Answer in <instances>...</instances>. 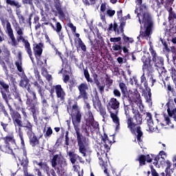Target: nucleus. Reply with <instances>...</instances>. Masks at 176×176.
<instances>
[{
    "label": "nucleus",
    "instance_id": "1",
    "mask_svg": "<svg viewBox=\"0 0 176 176\" xmlns=\"http://www.w3.org/2000/svg\"><path fill=\"white\" fill-rule=\"evenodd\" d=\"M68 113L72 116V121L74 130L77 135V141L79 146V151L86 156V138L83 137L80 134V120H82V114H80V110L78 104H75L72 107H67Z\"/></svg>",
    "mask_w": 176,
    "mask_h": 176
},
{
    "label": "nucleus",
    "instance_id": "2",
    "mask_svg": "<svg viewBox=\"0 0 176 176\" xmlns=\"http://www.w3.org/2000/svg\"><path fill=\"white\" fill-rule=\"evenodd\" d=\"M140 26V34L138 36V39H146L149 41L151 39V35L153 30V21L152 16L148 13H144L143 15L141 14H138Z\"/></svg>",
    "mask_w": 176,
    "mask_h": 176
},
{
    "label": "nucleus",
    "instance_id": "3",
    "mask_svg": "<svg viewBox=\"0 0 176 176\" xmlns=\"http://www.w3.org/2000/svg\"><path fill=\"white\" fill-rule=\"evenodd\" d=\"M28 83V78L25 77L21 80L19 85L21 87H25V89H27L28 91L32 95L33 100H31V99L28 98L26 104L29 105V108L32 109V113H35L34 108L35 107H36V104H38V102H36V94H35V92L32 91L31 89H30V85Z\"/></svg>",
    "mask_w": 176,
    "mask_h": 176
},
{
    "label": "nucleus",
    "instance_id": "4",
    "mask_svg": "<svg viewBox=\"0 0 176 176\" xmlns=\"http://www.w3.org/2000/svg\"><path fill=\"white\" fill-rule=\"evenodd\" d=\"M146 121L147 123V126L148 129L147 131L159 133L162 129H163L165 126L163 123L159 124V120L157 119V124L153 122V119L152 118V114L151 113H146Z\"/></svg>",
    "mask_w": 176,
    "mask_h": 176
},
{
    "label": "nucleus",
    "instance_id": "5",
    "mask_svg": "<svg viewBox=\"0 0 176 176\" xmlns=\"http://www.w3.org/2000/svg\"><path fill=\"white\" fill-rule=\"evenodd\" d=\"M102 141L101 144L98 146V155L99 156H107V153L109 152V149H111V145H112V142L110 141L109 138H108V135L104 134L102 138Z\"/></svg>",
    "mask_w": 176,
    "mask_h": 176
},
{
    "label": "nucleus",
    "instance_id": "6",
    "mask_svg": "<svg viewBox=\"0 0 176 176\" xmlns=\"http://www.w3.org/2000/svg\"><path fill=\"white\" fill-rule=\"evenodd\" d=\"M19 135L21 140V144L22 146L23 155H19V160L21 163V165L23 166V168H27V166H28V158L27 157V151H25V144L24 143V138H23V131H21V129H19Z\"/></svg>",
    "mask_w": 176,
    "mask_h": 176
},
{
    "label": "nucleus",
    "instance_id": "7",
    "mask_svg": "<svg viewBox=\"0 0 176 176\" xmlns=\"http://www.w3.org/2000/svg\"><path fill=\"white\" fill-rule=\"evenodd\" d=\"M126 123L128 129H129V130L131 131L133 134H135L137 133V138L139 142V145L140 146L141 148H142V146H141V142H142V140H141V137H142V131H141V127L137 126V124L133 122L132 118H128Z\"/></svg>",
    "mask_w": 176,
    "mask_h": 176
},
{
    "label": "nucleus",
    "instance_id": "8",
    "mask_svg": "<svg viewBox=\"0 0 176 176\" xmlns=\"http://www.w3.org/2000/svg\"><path fill=\"white\" fill-rule=\"evenodd\" d=\"M144 55L142 57V61L143 64V71H147V72H153V67L149 64L151 58L148 52H144Z\"/></svg>",
    "mask_w": 176,
    "mask_h": 176
},
{
    "label": "nucleus",
    "instance_id": "9",
    "mask_svg": "<svg viewBox=\"0 0 176 176\" xmlns=\"http://www.w3.org/2000/svg\"><path fill=\"white\" fill-rule=\"evenodd\" d=\"M78 89L80 92L78 98L87 100L89 98V94H87V90H89V85L87 83L83 82L78 86Z\"/></svg>",
    "mask_w": 176,
    "mask_h": 176
},
{
    "label": "nucleus",
    "instance_id": "10",
    "mask_svg": "<svg viewBox=\"0 0 176 176\" xmlns=\"http://www.w3.org/2000/svg\"><path fill=\"white\" fill-rule=\"evenodd\" d=\"M149 50L151 54L152 61L154 63L155 67L162 65V63H163V58L157 56L156 51L153 50V47L151 45H150Z\"/></svg>",
    "mask_w": 176,
    "mask_h": 176
},
{
    "label": "nucleus",
    "instance_id": "11",
    "mask_svg": "<svg viewBox=\"0 0 176 176\" xmlns=\"http://www.w3.org/2000/svg\"><path fill=\"white\" fill-rule=\"evenodd\" d=\"M108 111L110 113L111 118L116 126V131H118L120 129V119H119V117H118V111H113L111 108L108 107Z\"/></svg>",
    "mask_w": 176,
    "mask_h": 176
},
{
    "label": "nucleus",
    "instance_id": "12",
    "mask_svg": "<svg viewBox=\"0 0 176 176\" xmlns=\"http://www.w3.org/2000/svg\"><path fill=\"white\" fill-rule=\"evenodd\" d=\"M124 25V23H122L118 28V23H114L113 25L111 23L107 29V31H109V32H111V31H114L116 33V35H120V34H123Z\"/></svg>",
    "mask_w": 176,
    "mask_h": 176
},
{
    "label": "nucleus",
    "instance_id": "13",
    "mask_svg": "<svg viewBox=\"0 0 176 176\" xmlns=\"http://www.w3.org/2000/svg\"><path fill=\"white\" fill-rule=\"evenodd\" d=\"M63 162L64 157L60 154L55 155L52 160V166L54 168L61 167Z\"/></svg>",
    "mask_w": 176,
    "mask_h": 176
},
{
    "label": "nucleus",
    "instance_id": "14",
    "mask_svg": "<svg viewBox=\"0 0 176 176\" xmlns=\"http://www.w3.org/2000/svg\"><path fill=\"white\" fill-rule=\"evenodd\" d=\"M6 30L7 33L8 34V36H10L12 46H16L17 43L16 42V38H14V34H13V30L12 29V25H10V23H7L6 24Z\"/></svg>",
    "mask_w": 176,
    "mask_h": 176
},
{
    "label": "nucleus",
    "instance_id": "15",
    "mask_svg": "<svg viewBox=\"0 0 176 176\" xmlns=\"http://www.w3.org/2000/svg\"><path fill=\"white\" fill-rule=\"evenodd\" d=\"M120 105V103L119 102V101H118L116 98H112L107 104V109L108 108H110L111 111L113 110L115 111V112H116V111H118L117 109H119Z\"/></svg>",
    "mask_w": 176,
    "mask_h": 176
},
{
    "label": "nucleus",
    "instance_id": "16",
    "mask_svg": "<svg viewBox=\"0 0 176 176\" xmlns=\"http://www.w3.org/2000/svg\"><path fill=\"white\" fill-rule=\"evenodd\" d=\"M166 157L167 156L166 155V153L164 151H160L159 155L155 158L153 164L155 166H157V164H163Z\"/></svg>",
    "mask_w": 176,
    "mask_h": 176
},
{
    "label": "nucleus",
    "instance_id": "17",
    "mask_svg": "<svg viewBox=\"0 0 176 176\" xmlns=\"http://www.w3.org/2000/svg\"><path fill=\"white\" fill-rule=\"evenodd\" d=\"M55 91L56 93V97L60 98L61 101L65 99V92L64 89L61 87V85H56L55 87Z\"/></svg>",
    "mask_w": 176,
    "mask_h": 176
},
{
    "label": "nucleus",
    "instance_id": "18",
    "mask_svg": "<svg viewBox=\"0 0 176 176\" xmlns=\"http://www.w3.org/2000/svg\"><path fill=\"white\" fill-rule=\"evenodd\" d=\"M43 45L42 43L38 44H34L33 50L34 52V54L36 56V58H38V57H41L42 55V52H43Z\"/></svg>",
    "mask_w": 176,
    "mask_h": 176
},
{
    "label": "nucleus",
    "instance_id": "19",
    "mask_svg": "<svg viewBox=\"0 0 176 176\" xmlns=\"http://www.w3.org/2000/svg\"><path fill=\"white\" fill-rule=\"evenodd\" d=\"M12 118L14 120V126H19V127H23V124L21 122V116L18 112L12 114Z\"/></svg>",
    "mask_w": 176,
    "mask_h": 176
},
{
    "label": "nucleus",
    "instance_id": "20",
    "mask_svg": "<svg viewBox=\"0 0 176 176\" xmlns=\"http://www.w3.org/2000/svg\"><path fill=\"white\" fill-rule=\"evenodd\" d=\"M15 31L17 34L16 39L18 42H21V41H24V29L21 28L19 25H16L15 27Z\"/></svg>",
    "mask_w": 176,
    "mask_h": 176
},
{
    "label": "nucleus",
    "instance_id": "21",
    "mask_svg": "<svg viewBox=\"0 0 176 176\" xmlns=\"http://www.w3.org/2000/svg\"><path fill=\"white\" fill-rule=\"evenodd\" d=\"M22 127H25L28 135H34V132H32V124H31V122L28 120L23 121Z\"/></svg>",
    "mask_w": 176,
    "mask_h": 176
},
{
    "label": "nucleus",
    "instance_id": "22",
    "mask_svg": "<svg viewBox=\"0 0 176 176\" xmlns=\"http://www.w3.org/2000/svg\"><path fill=\"white\" fill-rule=\"evenodd\" d=\"M107 8H108V4L106 2L100 5V16L103 21H105V12H107Z\"/></svg>",
    "mask_w": 176,
    "mask_h": 176
},
{
    "label": "nucleus",
    "instance_id": "23",
    "mask_svg": "<svg viewBox=\"0 0 176 176\" xmlns=\"http://www.w3.org/2000/svg\"><path fill=\"white\" fill-rule=\"evenodd\" d=\"M132 112L133 113V118L136 120V123L138 124H141L142 122V117L140 115V112L137 109H134V107H132Z\"/></svg>",
    "mask_w": 176,
    "mask_h": 176
},
{
    "label": "nucleus",
    "instance_id": "24",
    "mask_svg": "<svg viewBox=\"0 0 176 176\" xmlns=\"http://www.w3.org/2000/svg\"><path fill=\"white\" fill-rule=\"evenodd\" d=\"M5 141V144H8V145H11V148L16 146V141L14 140V137L13 135H8L3 138Z\"/></svg>",
    "mask_w": 176,
    "mask_h": 176
},
{
    "label": "nucleus",
    "instance_id": "25",
    "mask_svg": "<svg viewBox=\"0 0 176 176\" xmlns=\"http://www.w3.org/2000/svg\"><path fill=\"white\" fill-rule=\"evenodd\" d=\"M23 43H25V50L29 55L30 59L32 60V63H34V58H32V51L31 50V46L30 45V43L27 40L22 41Z\"/></svg>",
    "mask_w": 176,
    "mask_h": 176
},
{
    "label": "nucleus",
    "instance_id": "26",
    "mask_svg": "<svg viewBox=\"0 0 176 176\" xmlns=\"http://www.w3.org/2000/svg\"><path fill=\"white\" fill-rule=\"evenodd\" d=\"M34 85L35 87H37V89H38V93H39L41 97H42V96H43V94H42L43 89H42L43 88V86H45V82H43L42 81V80H38L37 81L34 82Z\"/></svg>",
    "mask_w": 176,
    "mask_h": 176
},
{
    "label": "nucleus",
    "instance_id": "27",
    "mask_svg": "<svg viewBox=\"0 0 176 176\" xmlns=\"http://www.w3.org/2000/svg\"><path fill=\"white\" fill-rule=\"evenodd\" d=\"M29 136V138L30 140V144L32 146H35L36 145H38L39 144V141L36 138V136H35V134L33 133V135H28Z\"/></svg>",
    "mask_w": 176,
    "mask_h": 176
},
{
    "label": "nucleus",
    "instance_id": "28",
    "mask_svg": "<svg viewBox=\"0 0 176 176\" xmlns=\"http://www.w3.org/2000/svg\"><path fill=\"white\" fill-rule=\"evenodd\" d=\"M86 120V126H90V122H93L94 120V118L93 117V113L91 111H88V113L85 116Z\"/></svg>",
    "mask_w": 176,
    "mask_h": 176
},
{
    "label": "nucleus",
    "instance_id": "29",
    "mask_svg": "<svg viewBox=\"0 0 176 176\" xmlns=\"http://www.w3.org/2000/svg\"><path fill=\"white\" fill-rule=\"evenodd\" d=\"M69 157H70V161L72 164H75L76 162V160H78V157H79V155L69 151Z\"/></svg>",
    "mask_w": 176,
    "mask_h": 176
},
{
    "label": "nucleus",
    "instance_id": "30",
    "mask_svg": "<svg viewBox=\"0 0 176 176\" xmlns=\"http://www.w3.org/2000/svg\"><path fill=\"white\" fill-rule=\"evenodd\" d=\"M56 10L58 12V14H59L60 19H65V14H67V12L63 11L61 7H60L59 6H56Z\"/></svg>",
    "mask_w": 176,
    "mask_h": 176
},
{
    "label": "nucleus",
    "instance_id": "31",
    "mask_svg": "<svg viewBox=\"0 0 176 176\" xmlns=\"http://www.w3.org/2000/svg\"><path fill=\"white\" fill-rule=\"evenodd\" d=\"M0 151L4 152L5 153H12V148H10V146H2L0 144Z\"/></svg>",
    "mask_w": 176,
    "mask_h": 176
},
{
    "label": "nucleus",
    "instance_id": "32",
    "mask_svg": "<svg viewBox=\"0 0 176 176\" xmlns=\"http://www.w3.org/2000/svg\"><path fill=\"white\" fill-rule=\"evenodd\" d=\"M122 35H123L122 38H123V41L125 42V43H128V45L129 43H134V39L133 38L129 37L124 35V34H122Z\"/></svg>",
    "mask_w": 176,
    "mask_h": 176
},
{
    "label": "nucleus",
    "instance_id": "33",
    "mask_svg": "<svg viewBox=\"0 0 176 176\" xmlns=\"http://www.w3.org/2000/svg\"><path fill=\"white\" fill-rule=\"evenodd\" d=\"M15 65L19 72H23V62H21V58H19L16 63Z\"/></svg>",
    "mask_w": 176,
    "mask_h": 176
},
{
    "label": "nucleus",
    "instance_id": "34",
    "mask_svg": "<svg viewBox=\"0 0 176 176\" xmlns=\"http://www.w3.org/2000/svg\"><path fill=\"white\" fill-rule=\"evenodd\" d=\"M77 42H78V45L79 47H80L81 50H82V52H86V45H85L83 41H82V39H80V38H78L77 39Z\"/></svg>",
    "mask_w": 176,
    "mask_h": 176
},
{
    "label": "nucleus",
    "instance_id": "35",
    "mask_svg": "<svg viewBox=\"0 0 176 176\" xmlns=\"http://www.w3.org/2000/svg\"><path fill=\"white\" fill-rule=\"evenodd\" d=\"M169 13L168 20H171V19H176V14L173 12V8H168L167 10Z\"/></svg>",
    "mask_w": 176,
    "mask_h": 176
},
{
    "label": "nucleus",
    "instance_id": "36",
    "mask_svg": "<svg viewBox=\"0 0 176 176\" xmlns=\"http://www.w3.org/2000/svg\"><path fill=\"white\" fill-rule=\"evenodd\" d=\"M165 166H166V169H165V173H173V170H171V162H170L169 160H166L165 162Z\"/></svg>",
    "mask_w": 176,
    "mask_h": 176
},
{
    "label": "nucleus",
    "instance_id": "37",
    "mask_svg": "<svg viewBox=\"0 0 176 176\" xmlns=\"http://www.w3.org/2000/svg\"><path fill=\"white\" fill-rule=\"evenodd\" d=\"M157 71H158V73L160 75H162L163 72H166V69H164V67H163V63L161 65H157L155 66Z\"/></svg>",
    "mask_w": 176,
    "mask_h": 176
},
{
    "label": "nucleus",
    "instance_id": "38",
    "mask_svg": "<svg viewBox=\"0 0 176 176\" xmlns=\"http://www.w3.org/2000/svg\"><path fill=\"white\" fill-rule=\"evenodd\" d=\"M84 75L87 82L89 83H93V79L90 78V74H89V71H87V69L84 70Z\"/></svg>",
    "mask_w": 176,
    "mask_h": 176
},
{
    "label": "nucleus",
    "instance_id": "39",
    "mask_svg": "<svg viewBox=\"0 0 176 176\" xmlns=\"http://www.w3.org/2000/svg\"><path fill=\"white\" fill-rule=\"evenodd\" d=\"M94 107L96 109H101V101L97 98L94 100Z\"/></svg>",
    "mask_w": 176,
    "mask_h": 176
},
{
    "label": "nucleus",
    "instance_id": "40",
    "mask_svg": "<svg viewBox=\"0 0 176 176\" xmlns=\"http://www.w3.org/2000/svg\"><path fill=\"white\" fill-rule=\"evenodd\" d=\"M88 127V130L90 129H91V127H93V129H97L98 127V122L94 121V120H93L92 121H91L89 122V125L87 126Z\"/></svg>",
    "mask_w": 176,
    "mask_h": 176
},
{
    "label": "nucleus",
    "instance_id": "41",
    "mask_svg": "<svg viewBox=\"0 0 176 176\" xmlns=\"http://www.w3.org/2000/svg\"><path fill=\"white\" fill-rule=\"evenodd\" d=\"M41 74L43 76H45V78H46V79H47L49 81L52 80V75H50L47 74V71H46V69H45V68L42 69V72Z\"/></svg>",
    "mask_w": 176,
    "mask_h": 176
},
{
    "label": "nucleus",
    "instance_id": "42",
    "mask_svg": "<svg viewBox=\"0 0 176 176\" xmlns=\"http://www.w3.org/2000/svg\"><path fill=\"white\" fill-rule=\"evenodd\" d=\"M0 86L6 90V91H8L9 90V85L6 84L3 80L0 79Z\"/></svg>",
    "mask_w": 176,
    "mask_h": 176
},
{
    "label": "nucleus",
    "instance_id": "43",
    "mask_svg": "<svg viewBox=\"0 0 176 176\" xmlns=\"http://www.w3.org/2000/svg\"><path fill=\"white\" fill-rule=\"evenodd\" d=\"M164 3L165 4V8L167 10L168 8H172L170 7L173 3H174V0H163Z\"/></svg>",
    "mask_w": 176,
    "mask_h": 176
},
{
    "label": "nucleus",
    "instance_id": "44",
    "mask_svg": "<svg viewBox=\"0 0 176 176\" xmlns=\"http://www.w3.org/2000/svg\"><path fill=\"white\" fill-rule=\"evenodd\" d=\"M115 13H116L115 10L111 8L107 9L106 11V14L109 17H113V16H115Z\"/></svg>",
    "mask_w": 176,
    "mask_h": 176
},
{
    "label": "nucleus",
    "instance_id": "45",
    "mask_svg": "<svg viewBox=\"0 0 176 176\" xmlns=\"http://www.w3.org/2000/svg\"><path fill=\"white\" fill-rule=\"evenodd\" d=\"M119 86L122 93H126L127 91V87H126V84L120 82Z\"/></svg>",
    "mask_w": 176,
    "mask_h": 176
},
{
    "label": "nucleus",
    "instance_id": "46",
    "mask_svg": "<svg viewBox=\"0 0 176 176\" xmlns=\"http://www.w3.org/2000/svg\"><path fill=\"white\" fill-rule=\"evenodd\" d=\"M164 120L167 126L174 127V125L171 124V120H170V117H168V116H164Z\"/></svg>",
    "mask_w": 176,
    "mask_h": 176
},
{
    "label": "nucleus",
    "instance_id": "47",
    "mask_svg": "<svg viewBox=\"0 0 176 176\" xmlns=\"http://www.w3.org/2000/svg\"><path fill=\"white\" fill-rule=\"evenodd\" d=\"M138 161L140 162V166H144V164H145V162L146 161V158L144 155H140L138 158Z\"/></svg>",
    "mask_w": 176,
    "mask_h": 176
},
{
    "label": "nucleus",
    "instance_id": "48",
    "mask_svg": "<svg viewBox=\"0 0 176 176\" xmlns=\"http://www.w3.org/2000/svg\"><path fill=\"white\" fill-rule=\"evenodd\" d=\"M7 3L11 5L12 6H16V8H20V4L18 2H15L12 0H6Z\"/></svg>",
    "mask_w": 176,
    "mask_h": 176
},
{
    "label": "nucleus",
    "instance_id": "49",
    "mask_svg": "<svg viewBox=\"0 0 176 176\" xmlns=\"http://www.w3.org/2000/svg\"><path fill=\"white\" fill-rule=\"evenodd\" d=\"M131 100L135 102L138 100V98H140V95L138 94V93H135L133 94V96H129Z\"/></svg>",
    "mask_w": 176,
    "mask_h": 176
},
{
    "label": "nucleus",
    "instance_id": "50",
    "mask_svg": "<svg viewBox=\"0 0 176 176\" xmlns=\"http://www.w3.org/2000/svg\"><path fill=\"white\" fill-rule=\"evenodd\" d=\"M0 65L3 67V69L6 75H8V67L5 65V62L2 61L0 60Z\"/></svg>",
    "mask_w": 176,
    "mask_h": 176
},
{
    "label": "nucleus",
    "instance_id": "51",
    "mask_svg": "<svg viewBox=\"0 0 176 176\" xmlns=\"http://www.w3.org/2000/svg\"><path fill=\"white\" fill-rule=\"evenodd\" d=\"M52 134H53V130L52 128L48 127L46 133L45 134V137H50Z\"/></svg>",
    "mask_w": 176,
    "mask_h": 176
},
{
    "label": "nucleus",
    "instance_id": "52",
    "mask_svg": "<svg viewBox=\"0 0 176 176\" xmlns=\"http://www.w3.org/2000/svg\"><path fill=\"white\" fill-rule=\"evenodd\" d=\"M62 28H63V27L61 26V23H60V22H57L56 23V28L55 29V31L57 33L61 32Z\"/></svg>",
    "mask_w": 176,
    "mask_h": 176
},
{
    "label": "nucleus",
    "instance_id": "53",
    "mask_svg": "<svg viewBox=\"0 0 176 176\" xmlns=\"http://www.w3.org/2000/svg\"><path fill=\"white\" fill-rule=\"evenodd\" d=\"M120 41H122V37L110 38V42L116 43L120 42Z\"/></svg>",
    "mask_w": 176,
    "mask_h": 176
},
{
    "label": "nucleus",
    "instance_id": "54",
    "mask_svg": "<svg viewBox=\"0 0 176 176\" xmlns=\"http://www.w3.org/2000/svg\"><path fill=\"white\" fill-rule=\"evenodd\" d=\"M112 49L115 52H118V50H120V49H122V47L120 46V45L113 44Z\"/></svg>",
    "mask_w": 176,
    "mask_h": 176
},
{
    "label": "nucleus",
    "instance_id": "55",
    "mask_svg": "<svg viewBox=\"0 0 176 176\" xmlns=\"http://www.w3.org/2000/svg\"><path fill=\"white\" fill-rule=\"evenodd\" d=\"M144 86L146 88V89L147 90V91H148V96H149V97H151V89L148 87V82L145 81L144 82Z\"/></svg>",
    "mask_w": 176,
    "mask_h": 176
},
{
    "label": "nucleus",
    "instance_id": "56",
    "mask_svg": "<svg viewBox=\"0 0 176 176\" xmlns=\"http://www.w3.org/2000/svg\"><path fill=\"white\" fill-rule=\"evenodd\" d=\"M1 126L3 127L4 131H8V124L4 123L3 122H1Z\"/></svg>",
    "mask_w": 176,
    "mask_h": 176
},
{
    "label": "nucleus",
    "instance_id": "57",
    "mask_svg": "<svg viewBox=\"0 0 176 176\" xmlns=\"http://www.w3.org/2000/svg\"><path fill=\"white\" fill-rule=\"evenodd\" d=\"M113 94L115 97H120V96H122V94H120V91H119V89H114Z\"/></svg>",
    "mask_w": 176,
    "mask_h": 176
},
{
    "label": "nucleus",
    "instance_id": "58",
    "mask_svg": "<svg viewBox=\"0 0 176 176\" xmlns=\"http://www.w3.org/2000/svg\"><path fill=\"white\" fill-rule=\"evenodd\" d=\"M68 27L71 28V30L73 31V32H76V27L72 23H69Z\"/></svg>",
    "mask_w": 176,
    "mask_h": 176
},
{
    "label": "nucleus",
    "instance_id": "59",
    "mask_svg": "<svg viewBox=\"0 0 176 176\" xmlns=\"http://www.w3.org/2000/svg\"><path fill=\"white\" fill-rule=\"evenodd\" d=\"M99 110L100 111V115H102L103 118H105L107 116V112L105 111V109L100 108Z\"/></svg>",
    "mask_w": 176,
    "mask_h": 176
},
{
    "label": "nucleus",
    "instance_id": "60",
    "mask_svg": "<svg viewBox=\"0 0 176 176\" xmlns=\"http://www.w3.org/2000/svg\"><path fill=\"white\" fill-rule=\"evenodd\" d=\"M98 46H100V47H102V46H104V40L102 39V38L98 41Z\"/></svg>",
    "mask_w": 176,
    "mask_h": 176
},
{
    "label": "nucleus",
    "instance_id": "61",
    "mask_svg": "<svg viewBox=\"0 0 176 176\" xmlns=\"http://www.w3.org/2000/svg\"><path fill=\"white\" fill-rule=\"evenodd\" d=\"M79 168H80V167L79 166V165H74V166H73V170H74V171H75L76 173H78V171H79Z\"/></svg>",
    "mask_w": 176,
    "mask_h": 176
},
{
    "label": "nucleus",
    "instance_id": "62",
    "mask_svg": "<svg viewBox=\"0 0 176 176\" xmlns=\"http://www.w3.org/2000/svg\"><path fill=\"white\" fill-rule=\"evenodd\" d=\"M124 111H125V115L126 116V119H129V118H130V116H129V107H126L124 108Z\"/></svg>",
    "mask_w": 176,
    "mask_h": 176
},
{
    "label": "nucleus",
    "instance_id": "63",
    "mask_svg": "<svg viewBox=\"0 0 176 176\" xmlns=\"http://www.w3.org/2000/svg\"><path fill=\"white\" fill-rule=\"evenodd\" d=\"M151 173L153 176H159V174L156 173V170H153L152 166H151Z\"/></svg>",
    "mask_w": 176,
    "mask_h": 176
},
{
    "label": "nucleus",
    "instance_id": "64",
    "mask_svg": "<svg viewBox=\"0 0 176 176\" xmlns=\"http://www.w3.org/2000/svg\"><path fill=\"white\" fill-rule=\"evenodd\" d=\"M123 11L120 10L117 12L118 19H122Z\"/></svg>",
    "mask_w": 176,
    "mask_h": 176
}]
</instances>
